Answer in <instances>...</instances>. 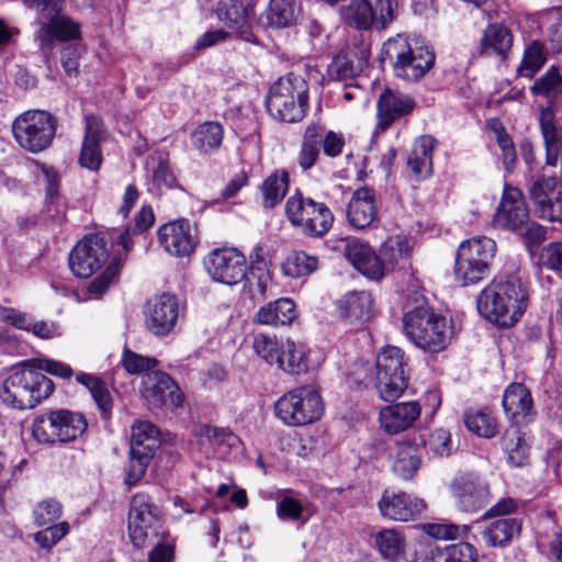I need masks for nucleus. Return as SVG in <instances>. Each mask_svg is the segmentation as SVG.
<instances>
[{
	"label": "nucleus",
	"instance_id": "nucleus-1",
	"mask_svg": "<svg viewBox=\"0 0 562 562\" xmlns=\"http://www.w3.org/2000/svg\"><path fill=\"white\" fill-rule=\"evenodd\" d=\"M434 49L423 41L409 42L404 35L389 38L382 45L381 61H389L394 75L406 81H418L435 65Z\"/></svg>",
	"mask_w": 562,
	"mask_h": 562
},
{
	"label": "nucleus",
	"instance_id": "nucleus-2",
	"mask_svg": "<svg viewBox=\"0 0 562 562\" xmlns=\"http://www.w3.org/2000/svg\"><path fill=\"white\" fill-rule=\"evenodd\" d=\"M268 113L279 122L296 123L308 109V85L299 75L290 72L280 77L266 97Z\"/></svg>",
	"mask_w": 562,
	"mask_h": 562
},
{
	"label": "nucleus",
	"instance_id": "nucleus-3",
	"mask_svg": "<svg viewBox=\"0 0 562 562\" xmlns=\"http://www.w3.org/2000/svg\"><path fill=\"white\" fill-rule=\"evenodd\" d=\"M529 306V294L517 279L492 282L477 296L480 316H521Z\"/></svg>",
	"mask_w": 562,
	"mask_h": 562
},
{
	"label": "nucleus",
	"instance_id": "nucleus-4",
	"mask_svg": "<svg viewBox=\"0 0 562 562\" xmlns=\"http://www.w3.org/2000/svg\"><path fill=\"white\" fill-rule=\"evenodd\" d=\"M496 252V243L486 236L463 240L454 257L453 273L462 285H473L485 279Z\"/></svg>",
	"mask_w": 562,
	"mask_h": 562
},
{
	"label": "nucleus",
	"instance_id": "nucleus-5",
	"mask_svg": "<svg viewBox=\"0 0 562 562\" xmlns=\"http://www.w3.org/2000/svg\"><path fill=\"white\" fill-rule=\"evenodd\" d=\"M284 212L291 225L308 237L325 236L334 224L331 210L324 202L305 196L299 189L288 198Z\"/></svg>",
	"mask_w": 562,
	"mask_h": 562
},
{
	"label": "nucleus",
	"instance_id": "nucleus-6",
	"mask_svg": "<svg viewBox=\"0 0 562 562\" xmlns=\"http://www.w3.org/2000/svg\"><path fill=\"white\" fill-rule=\"evenodd\" d=\"M57 119L44 110H27L12 123V134L21 148L40 154L50 147L57 132Z\"/></svg>",
	"mask_w": 562,
	"mask_h": 562
},
{
	"label": "nucleus",
	"instance_id": "nucleus-7",
	"mask_svg": "<svg viewBox=\"0 0 562 562\" xmlns=\"http://www.w3.org/2000/svg\"><path fill=\"white\" fill-rule=\"evenodd\" d=\"M87 427L81 413L58 408L37 416L32 425V435L40 443H65L76 440Z\"/></svg>",
	"mask_w": 562,
	"mask_h": 562
},
{
	"label": "nucleus",
	"instance_id": "nucleus-8",
	"mask_svg": "<svg viewBox=\"0 0 562 562\" xmlns=\"http://www.w3.org/2000/svg\"><path fill=\"white\" fill-rule=\"evenodd\" d=\"M274 413L286 426L312 424L323 415L322 397L314 386L303 385L279 397Z\"/></svg>",
	"mask_w": 562,
	"mask_h": 562
},
{
	"label": "nucleus",
	"instance_id": "nucleus-9",
	"mask_svg": "<svg viewBox=\"0 0 562 562\" xmlns=\"http://www.w3.org/2000/svg\"><path fill=\"white\" fill-rule=\"evenodd\" d=\"M404 352L394 346L383 348L376 356L375 389L385 402L397 400L407 387Z\"/></svg>",
	"mask_w": 562,
	"mask_h": 562
},
{
	"label": "nucleus",
	"instance_id": "nucleus-10",
	"mask_svg": "<svg viewBox=\"0 0 562 562\" xmlns=\"http://www.w3.org/2000/svg\"><path fill=\"white\" fill-rule=\"evenodd\" d=\"M162 512L146 494H135L131 499L127 531L132 544L136 549L146 546L149 538L164 535L160 531Z\"/></svg>",
	"mask_w": 562,
	"mask_h": 562
},
{
	"label": "nucleus",
	"instance_id": "nucleus-11",
	"mask_svg": "<svg viewBox=\"0 0 562 562\" xmlns=\"http://www.w3.org/2000/svg\"><path fill=\"white\" fill-rule=\"evenodd\" d=\"M395 0H351L341 9L344 22L359 31L385 29L394 18Z\"/></svg>",
	"mask_w": 562,
	"mask_h": 562
},
{
	"label": "nucleus",
	"instance_id": "nucleus-12",
	"mask_svg": "<svg viewBox=\"0 0 562 562\" xmlns=\"http://www.w3.org/2000/svg\"><path fill=\"white\" fill-rule=\"evenodd\" d=\"M528 193L540 218L562 224V181L552 176H535L529 180Z\"/></svg>",
	"mask_w": 562,
	"mask_h": 562
},
{
	"label": "nucleus",
	"instance_id": "nucleus-13",
	"mask_svg": "<svg viewBox=\"0 0 562 562\" xmlns=\"http://www.w3.org/2000/svg\"><path fill=\"white\" fill-rule=\"evenodd\" d=\"M211 279L226 285H235L247 276V261L236 248L223 247L211 250L203 260Z\"/></svg>",
	"mask_w": 562,
	"mask_h": 562
},
{
	"label": "nucleus",
	"instance_id": "nucleus-14",
	"mask_svg": "<svg viewBox=\"0 0 562 562\" xmlns=\"http://www.w3.org/2000/svg\"><path fill=\"white\" fill-rule=\"evenodd\" d=\"M109 260L108 243L99 234L85 236L69 254V268L78 278H89Z\"/></svg>",
	"mask_w": 562,
	"mask_h": 562
},
{
	"label": "nucleus",
	"instance_id": "nucleus-15",
	"mask_svg": "<svg viewBox=\"0 0 562 562\" xmlns=\"http://www.w3.org/2000/svg\"><path fill=\"white\" fill-rule=\"evenodd\" d=\"M415 106L416 102L408 93L397 89H384L376 101V124L372 136L385 133L396 122L406 121Z\"/></svg>",
	"mask_w": 562,
	"mask_h": 562
},
{
	"label": "nucleus",
	"instance_id": "nucleus-16",
	"mask_svg": "<svg viewBox=\"0 0 562 562\" xmlns=\"http://www.w3.org/2000/svg\"><path fill=\"white\" fill-rule=\"evenodd\" d=\"M403 329L407 338L425 351L439 352L447 345V318H403Z\"/></svg>",
	"mask_w": 562,
	"mask_h": 562
},
{
	"label": "nucleus",
	"instance_id": "nucleus-17",
	"mask_svg": "<svg viewBox=\"0 0 562 562\" xmlns=\"http://www.w3.org/2000/svg\"><path fill=\"white\" fill-rule=\"evenodd\" d=\"M140 394L150 409L164 406L179 407L183 403V394L179 386L162 371L146 373L142 380Z\"/></svg>",
	"mask_w": 562,
	"mask_h": 562
},
{
	"label": "nucleus",
	"instance_id": "nucleus-18",
	"mask_svg": "<svg viewBox=\"0 0 562 562\" xmlns=\"http://www.w3.org/2000/svg\"><path fill=\"white\" fill-rule=\"evenodd\" d=\"M157 235L161 247L176 257L189 256L198 244L196 228L186 218L161 225Z\"/></svg>",
	"mask_w": 562,
	"mask_h": 562
},
{
	"label": "nucleus",
	"instance_id": "nucleus-19",
	"mask_svg": "<svg viewBox=\"0 0 562 562\" xmlns=\"http://www.w3.org/2000/svg\"><path fill=\"white\" fill-rule=\"evenodd\" d=\"M529 211L520 190L505 188L502 201L493 216V224L497 228L518 232L527 225Z\"/></svg>",
	"mask_w": 562,
	"mask_h": 562
},
{
	"label": "nucleus",
	"instance_id": "nucleus-20",
	"mask_svg": "<svg viewBox=\"0 0 562 562\" xmlns=\"http://www.w3.org/2000/svg\"><path fill=\"white\" fill-rule=\"evenodd\" d=\"M451 493L456 498L458 508L465 513L477 512L488 502L486 483L472 473L454 477L451 483Z\"/></svg>",
	"mask_w": 562,
	"mask_h": 562
},
{
	"label": "nucleus",
	"instance_id": "nucleus-21",
	"mask_svg": "<svg viewBox=\"0 0 562 562\" xmlns=\"http://www.w3.org/2000/svg\"><path fill=\"white\" fill-rule=\"evenodd\" d=\"M216 14L233 31L235 37L248 43L256 42L250 18L251 8L243 0H220Z\"/></svg>",
	"mask_w": 562,
	"mask_h": 562
},
{
	"label": "nucleus",
	"instance_id": "nucleus-22",
	"mask_svg": "<svg viewBox=\"0 0 562 562\" xmlns=\"http://www.w3.org/2000/svg\"><path fill=\"white\" fill-rule=\"evenodd\" d=\"M16 374L19 379L18 386L22 389L27 409L37 406L49 397L55 390L54 382L38 372L32 360H29L22 369L16 370Z\"/></svg>",
	"mask_w": 562,
	"mask_h": 562
},
{
	"label": "nucleus",
	"instance_id": "nucleus-23",
	"mask_svg": "<svg viewBox=\"0 0 562 562\" xmlns=\"http://www.w3.org/2000/svg\"><path fill=\"white\" fill-rule=\"evenodd\" d=\"M379 508L384 518L408 521L425 509V503L404 492L385 491L379 502Z\"/></svg>",
	"mask_w": 562,
	"mask_h": 562
},
{
	"label": "nucleus",
	"instance_id": "nucleus-24",
	"mask_svg": "<svg viewBox=\"0 0 562 562\" xmlns=\"http://www.w3.org/2000/svg\"><path fill=\"white\" fill-rule=\"evenodd\" d=\"M344 254L348 261L368 279L379 281L384 277L381 255H376L370 246L359 240H351L346 245Z\"/></svg>",
	"mask_w": 562,
	"mask_h": 562
},
{
	"label": "nucleus",
	"instance_id": "nucleus-25",
	"mask_svg": "<svg viewBox=\"0 0 562 562\" xmlns=\"http://www.w3.org/2000/svg\"><path fill=\"white\" fill-rule=\"evenodd\" d=\"M420 412V405L416 401L385 406L379 415L381 428L393 435L404 431L414 425Z\"/></svg>",
	"mask_w": 562,
	"mask_h": 562
},
{
	"label": "nucleus",
	"instance_id": "nucleus-26",
	"mask_svg": "<svg viewBox=\"0 0 562 562\" xmlns=\"http://www.w3.org/2000/svg\"><path fill=\"white\" fill-rule=\"evenodd\" d=\"M391 471L397 477L412 480L422 464V454L418 443L404 440L397 441L391 454Z\"/></svg>",
	"mask_w": 562,
	"mask_h": 562
},
{
	"label": "nucleus",
	"instance_id": "nucleus-27",
	"mask_svg": "<svg viewBox=\"0 0 562 562\" xmlns=\"http://www.w3.org/2000/svg\"><path fill=\"white\" fill-rule=\"evenodd\" d=\"M347 218L356 229L369 227L376 218L374 191L368 187L357 189L347 206Z\"/></svg>",
	"mask_w": 562,
	"mask_h": 562
},
{
	"label": "nucleus",
	"instance_id": "nucleus-28",
	"mask_svg": "<svg viewBox=\"0 0 562 562\" xmlns=\"http://www.w3.org/2000/svg\"><path fill=\"white\" fill-rule=\"evenodd\" d=\"M380 255L384 274L395 270L407 272L412 269V248L406 238L400 236L390 238L381 245Z\"/></svg>",
	"mask_w": 562,
	"mask_h": 562
},
{
	"label": "nucleus",
	"instance_id": "nucleus-29",
	"mask_svg": "<svg viewBox=\"0 0 562 562\" xmlns=\"http://www.w3.org/2000/svg\"><path fill=\"white\" fill-rule=\"evenodd\" d=\"M373 546L382 559L389 562H400L406 558V537L396 528H384L372 536Z\"/></svg>",
	"mask_w": 562,
	"mask_h": 562
},
{
	"label": "nucleus",
	"instance_id": "nucleus-30",
	"mask_svg": "<svg viewBox=\"0 0 562 562\" xmlns=\"http://www.w3.org/2000/svg\"><path fill=\"white\" fill-rule=\"evenodd\" d=\"M513 45L512 31L502 23H490L480 41V55H496L502 59L507 57Z\"/></svg>",
	"mask_w": 562,
	"mask_h": 562
},
{
	"label": "nucleus",
	"instance_id": "nucleus-31",
	"mask_svg": "<svg viewBox=\"0 0 562 562\" xmlns=\"http://www.w3.org/2000/svg\"><path fill=\"white\" fill-rule=\"evenodd\" d=\"M437 140L430 135L420 136L407 157V166L418 178H427L432 172V156Z\"/></svg>",
	"mask_w": 562,
	"mask_h": 562
},
{
	"label": "nucleus",
	"instance_id": "nucleus-32",
	"mask_svg": "<svg viewBox=\"0 0 562 562\" xmlns=\"http://www.w3.org/2000/svg\"><path fill=\"white\" fill-rule=\"evenodd\" d=\"M503 408L512 419L526 418L532 409L530 392L521 383L510 384L503 395Z\"/></svg>",
	"mask_w": 562,
	"mask_h": 562
},
{
	"label": "nucleus",
	"instance_id": "nucleus-33",
	"mask_svg": "<svg viewBox=\"0 0 562 562\" xmlns=\"http://www.w3.org/2000/svg\"><path fill=\"white\" fill-rule=\"evenodd\" d=\"M290 187V175L285 169L271 172L259 187L262 206L267 210L276 207L286 195Z\"/></svg>",
	"mask_w": 562,
	"mask_h": 562
},
{
	"label": "nucleus",
	"instance_id": "nucleus-34",
	"mask_svg": "<svg viewBox=\"0 0 562 562\" xmlns=\"http://www.w3.org/2000/svg\"><path fill=\"white\" fill-rule=\"evenodd\" d=\"M186 312V301L170 292L154 295L143 306L145 316H181Z\"/></svg>",
	"mask_w": 562,
	"mask_h": 562
},
{
	"label": "nucleus",
	"instance_id": "nucleus-35",
	"mask_svg": "<svg viewBox=\"0 0 562 562\" xmlns=\"http://www.w3.org/2000/svg\"><path fill=\"white\" fill-rule=\"evenodd\" d=\"M277 367L289 374L305 373L308 369L307 350L304 345L293 340L282 342Z\"/></svg>",
	"mask_w": 562,
	"mask_h": 562
},
{
	"label": "nucleus",
	"instance_id": "nucleus-36",
	"mask_svg": "<svg viewBox=\"0 0 562 562\" xmlns=\"http://www.w3.org/2000/svg\"><path fill=\"white\" fill-rule=\"evenodd\" d=\"M463 423L469 431L484 439L494 438L499 430L497 418L487 408L467 411Z\"/></svg>",
	"mask_w": 562,
	"mask_h": 562
},
{
	"label": "nucleus",
	"instance_id": "nucleus-37",
	"mask_svg": "<svg viewBox=\"0 0 562 562\" xmlns=\"http://www.w3.org/2000/svg\"><path fill=\"white\" fill-rule=\"evenodd\" d=\"M502 448L507 461L514 467H522L529 457V445L517 426L508 427L502 436Z\"/></svg>",
	"mask_w": 562,
	"mask_h": 562
},
{
	"label": "nucleus",
	"instance_id": "nucleus-38",
	"mask_svg": "<svg viewBox=\"0 0 562 562\" xmlns=\"http://www.w3.org/2000/svg\"><path fill=\"white\" fill-rule=\"evenodd\" d=\"M224 128L218 122H204L192 133V145L202 154H213L221 147Z\"/></svg>",
	"mask_w": 562,
	"mask_h": 562
},
{
	"label": "nucleus",
	"instance_id": "nucleus-39",
	"mask_svg": "<svg viewBox=\"0 0 562 562\" xmlns=\"http://www.w3.org/2000/svg\"><path fill=\"white\" fill-rule=\"evenodd\" d=\"M521 522L517 518H499L492 521L482 532L483 539L488 547L507 544L520 532Z\"/></svg>",
	"mask_w": 562,
	"mask_h": 562
},
{
	"label": "nucleus",
	"instance_id": "nucleus-40",
	"mask_svg": "<svg viewBox=\"0 0 562 562\" xmlns=\"http://www.w3.org/2000/svg\"><path fill=\"white\" fill-rule=\"evenodd\" d=\"M341 316H364L373 311V297L367 291H353L346 293L336 303Z\"/></svg>",
	"mask_w": 562,
	"mask_h": 562
},
{
	"label": "nucleus",
	"instance_id": "nucleus-41",
	"mask_svg": "<svg viewBox=\"0 0 562 562\" xmlns=\"http://www.w3.org/2000/svg\"><path fill=\"white\" fill-rule=\"evenodd\" d=\"M44 33L43 42H68L80 37V25L67 15H61L50 23H42L41 27Z\"/></svg>",
	"mask_w": 562,
	"mask_h": 562
},
{
	"label": "nucleus",
	"instance_id": "nucleus-42",
	"mask_svg": "<svg viewBox=\"0 0 562 562\" xmlns=\"http://www.w3.org/2000/svg\"><path fill=\"white\" fill-rule=\"evenodd\" d=\"M159 446L158 429L150 422H137L133 425L131 448L155 456Z\"/></svg>",
	"mask_w": 562,
	"mask_h": 562
},
{
	"label": "nucleus",
	"instance_id": "nucleus-43",
	"mask_svg": "<svg viewBox=\"0 0 562 562\" xmlns=\"http://www.w3.org/2000/svg\"><path fill=\"white\" fill-rule=\"evenodd\" d=\"M155 223V214L149 204H144L135 214L133 224L126 226L119 236L117 243L128 251L133 245L132 235H140L147 232Z\"/></svg>",
	"mask_w": 562,
	"mask_h": 562
},
{
	"label": "nucleus",
	"instance_id": "nucleus-44",
	"mask_svg": "<svg viewBox=\"0 0 562 562\" xmlns=\"http://www.w3.org/2000/svg\"><path fill=\"white\" fill-rule=\"evenodd\" d=\"M318 260L304 251H291L283 260L281 268L284 276L290 278H302L311 274L317 269Z\"/></svg>",
	"mask_w": 562,
	"mask_h": 562
},
{
	"label": "nucleus",
	"instance_id": "nucleus-45",
	"mask_svg": "<svg viewBox=\"0 0 562 562\" xmlns=\"http://www.w3.org/2000/svg\"><path fill=\"white\" fill-rule=\"evenodd\" d=\"M546 61L547 54L543 44L539 41H532L524 50L517 72L521 77L531 79L543 67Z\"/></svg>",
	"mask_w": 562,
	"mask_h": 562
},
{
	"label": "nucleus",
	"instance_id": "nucleus-46",
	"mask_svg": "<svg viewBox=\"0 0 562 562\" xmlns=\"http://www.w3.org/2000/svg\"><path fill=\"white\" fill-rule=\"evenodd\" d=\"M202 445L209 443L220 454L228 451V448L235 443L237 438L226 428H217L209 425H202L196 432Z\"/></svg>",
	"mask_w": 562,
	"mask_h": 562
},
{
	"label": "nucleus",
	"instance_id": "nucleus-47",
	"mask_svg": "<svg viewBox=\"0 0 562 562\" xmlns=\"http://www.w3.org/2000/svg\"><path fill=\"white\" fill-rule=\"evenodd\" d=\"M321 138L316 125L306 127L301 148L297 156V164L303 171L311 169L319 156Z\"/></svg>",
	"mask_w": 562,
	"mask_h": 562
},
{
	"label": "nucleus",
	"instance_id": "nucleus-48",
	"mask_svg": "<svg viewBox=\"0 0 562 562\" xmlns=\"http://www.w3.org/2000/svg\"><path fill=\"white\" fill-rule=\"evenodd\" d=\"M76 380L89 390L94 402L102 412L106 413L111 409L112 397L110 391L100 378L90 373L80 372L76 375Z\"/></svg>",
	"mask_w": 562,
	"mask_h": 562
},
{
	"label": "nucleus",
	"instance_id": "nucleus-49",
	"mask_svg": "<svg viewBox=\"0 0 562 562\" xmlns=\"http://www.w3.org/2000/svg\"><path fill=\"white\" fill-rule=\"evenodd\" d=\"M295 0H270L267 19L270 26L282 29L294 19Z\"/></svg>",
	"mask_w": 562,
	"mask_h": 562
},
{
	"label": "nucleus",
	"instance_id": "nucleus-50",
	"mask_svg": "<svg viewBox=\"0 0 562 562\" xmlns=\"http://www.w3.org/2000/svg\"><path fill=\"white\" fill-rule=\"evenodd\" d=\"M19 379L16 371L8 375L0 385V401L8 407L14 409H27L22 389L18 386Z\"/></svg>",
	"mask_w": 562,
	"mask_h": 562
},
{
	"label": "nucleus",
	"instance_id": "nucleus-51",
	"mask_svg": "<svg viewBox=\"0 0 562 562\" xmlns=\"http://www.w3.org/2000/svg\"><path fill=\"white\" fill-rule=\"evenodd\" d=\"M121 363L128 374H140L155 369L159 364V361L154 357L143 356L124 347Z\"/></svg>",
	"mask_w": 562,
	"mask_h": 562
},
{
	"label": "nucleus",
	"instance_id": "nucleus-52",
	"mask_svg": "<svg viewBox=\"0 0 562 562\" xmlns=\"http://www.w3.org/2000/svg\"><path fill=\"white\" fill-rule=\"evenodd\" d=\"M252 347L258 357L269 366H277L280 359L282 342L265 334H258L254 338Z\"/></svg>",
	"mask_w": 562,
	"mask_h": 562
},
{
	"label": "nucleus",
	"instance_id": "nucleus-53",
	"mask_svg": "<svg viewBox=\"0 0 562 562\" xmlns=\"http://www.w3.org/2000/svg\"><path fill=\"white\" fill-rule=\"evenodd\" d=\"M10 323L21 329L32 330V333L44 339L57 336L58 326L53 321H34V318H7Z\"/></svg>",
	"mask_w": 562,
	"mask_h": 562
},
{
	"label": "nucleus",
	"instance_id": "nucleus-54",
	"mask_svg": "<svg viewBox=\"0 0 562 562\" xmlns=\"http://www.w3.org/2000/svg\"><path fill=\"white\" fill-rule=\"evenodd\" d=\"M424 445L428 452L435 457H448L453 451V442L451 434L443 428H437L432 430Z\"/></svg>",
	"mask_w": 562,
	"mask_h": 562
},
{
	"label": "nucleus",
	"instance_id": "nucleus-55",
	"mask_svg": "<svg viewBox=\"0 0 562 562\" xmlns=\"http://www.w3.org/2000/svg\"><path fill=\"white\" fill-rule=\"evenodd\" d=\"M153 457V454L143 452L138 448H131V459L125 476L127 485L133 486L140 481Z\"/></svg>",
	"mask_w": 562,
	"mask_h": 562
},
{
	"label": "nucleus",
	"instance_id": "nucleus-56",
	"mask_svg": "<svg viewBox=\"0 0 562 562\" xmlns=\"http://www.w3.org/2000/svg\"><path fill=\"white\" fill-rule=\"evenodd\" d=\"M63 514L61 504L54 498L45 499L34 507V521L40 527L55 525L54 522L60 518Z\"/></svg>",
	"mask_w": 562,
	"mask_h": 562
},
{
	"label": "nucleus",
	"instance_id": "nucleus-57",
	"mask_svg": "<svg viewBox=\"0 0 562 562\" xmlns=\"http://www.w3.org/2000/svg\"><path fill=\"white\" fill-rule=\"evenodd\" d=\"M476 549L469 542H459L448 546L437 554L438 562H474Z\"/></svg>",
	"mask_w": 562,
	"mask_h": 562
},
{
	"label": "nucleus",
	"instance_id": "nucleus-58",
	"mask_svg": "<svg viewBox=\"0 0 562 562\" xmlns=\"http://www.w3.org/2000/svg\"><path fill=\"white\" fill-rule=\"evenodd\" d=\"M402 310L403 316H438L427 297L418 291H413L405 297Z\"/></svg>",
	"mask_w": 562,
	"mask_h": 562
},
{
	"label": "nucleus",
	"instance_id": "nucleus-59",
	"mask_svg": "<svg viewBox=\"0 0 562 562\" xmlns=\"http://www.w3.org/2000/svg\"><path fill=\"white\" fill-rule=\"evenodd\" d=\"M352 59L348 54L340 52L337 54L331 63L328 65L327 74L329 78L335 80H346L353 78L358 74Z\"/></svg>",
	"mask_w": 562,
	"mask_h": 562
},
{
	"label": "nucleus",
	"instance_id": "nucleus-60",
	"mask_svg": "<svg viewBox=\"0 0 562 562\" xmlns=\"http://www.w3.org/2000/svg\"><path fill=\"white\" fill-rule=\"evenodd\" d=\"M69 531V525L66 521L46 526L43 530L34 535L35 542L43 549L50 550Z\"/></svg>",
	"mask_w": 562,
	"mask_h": 562
},
{
	"label": "nucleus",
	"instance_id": "nucleus-61",
	"mask_svg": "<svg viewBox=\"0 0 562 562\" xmlns=\"http://www.w3.org/2000/svg\"><path fill=\"white\" fill-rule=\"evenodd\" d=\"M25 7L34 9L38 12L44 23H50L53 20L60 18L64 0H23Z\"/></svg>",
	"mask_w": 562,
	"mask_h": 562
},
{
	"label": "nucleus",
	"instance_id": "nucleus-62",
	"mask_svg": "<svg viewBox=\"0 0 562 562\" xmlns=\"http://www.w3.org/2000/svg\"><path fill=\"white\" fill-rule=\"evenodd\" d=\"M562 85V77L558 67L551 66L546 74L537 79L530 88L535 95L548 97L551 92H554Z\"/></svg>",
	"mask_w": 562,
	"mask_h": 562
},
{
	"label": "nucleus",
	"instance_id": "nucleus-63",
	"mask_svg": "<svg viewBox=\"0 0 562 562\" xmlns=\"http://www.w3.org/2000/svg\"><path fill=\"white\" fill-rule=\"evenodd\" d=\"M120 259L113 258L105 270L88 285V292L93 295L104 293L120 271Z\"/></svg>",
	"mask_w": 562,
	"mask_h": 562
},
{
	"label": "nucleus",
	"instance_id": "nucleus-64",
	"mask_svg": "<svg viewBox=\"0 0 562 562\" xmlns=\"http://www.w3.org/2000/svg\"><path fill=\"white\" fill-rule=\"evenodd\" d=\"M103 161L100 144L82 142L78 164L90 171H98Z\"/></svg>",
	"mask_w": 562,
	"mask_h": 562
}]
</instances>
